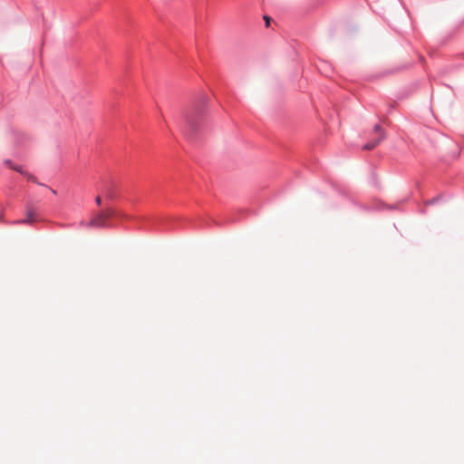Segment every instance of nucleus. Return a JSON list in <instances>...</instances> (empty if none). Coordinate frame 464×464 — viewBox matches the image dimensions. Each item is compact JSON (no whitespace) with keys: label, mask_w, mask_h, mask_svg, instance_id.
<instances>
[{"label":"nucleus","mask_w":464,"mask_h":464,"mask_svg":"<svg viewBox=\"0 0 464 464\" xmlns=\"http://www.w3.org/2000/svg\"><path fill=\"white\" fill-rule=\"evenodd\" d=\"M113 216L112 209L107 208L96 215L88 224L89 227H106V220Z\"/></svg>","instance_id":"nucleus-1"},{"label":"nucleus","mask_w":464,"mask_h":464,"mask_svg":"<svg viewBox=\"0 0 464 464\" xmlns=\"http://www.w3.org/2000/svg\"><path fill=\"white\" fill-rule=\"evenodd\" d=\"M373 130H374V132L377 134V138L367 142L363 146V150H373L384 139L385 133L379 124H376L374 126Z\"/></svg>","instance_id":"nucleus-2"},{"label":"nucleus","mask_w":464,"mask_h":464,"mask_svg":"<svg viewBox=\"0 0 464 464\" xmlns=\"http://www.w3.org/2000/svg\"><path fill=\"white\" fill-rule=\"evenodd\" d=\"M34 212L31 209L27 212V218L24 220H18L16 223L24 224V223H33L34 221Z\"/></svg>","instance_id":"nucleus-3"},{"label":"nucleus","mask_w":464,"mask_h":464,"mask_svg":"<svg viewBox=\"0 0 464 464\" xmlns=\"http://www.w3.org/2000/svg\"><path fill=\"white\" fill-rule=\"evenodd\" d=\"M5 165L21 174H24V169H22V167L14 165L10 160H5Z\"/></svg>","instance_id":"nucleus-4"},{"label":"nucleus","mask_w":464,"mask_h":464,"mask_svg":"<svg viewBox=\"0 0 464 464\" xmlns=\"http://www.w3.org/2000/svg\"><path fill=\"white\" fill-rule=\"evenodd\" d=\"M23 175L25 176L28 179V180H30L32 182H35V183L37 182L36 178L34 176L29 174L28 172L24 171Z\"/></svg>","instance_id":"nucleus-5"},{"label":"nucleus","mask_w":464,"mask_h":464,"mask_svg":"<svg viewBox=\"0 0 464 464\" xmlns=\"http://www.w3.org/2000/svg\"><path fill=\"white\" fill-rule=\"evenodd\" d=\"M264 19H265V21H266V26H268V25H269V23H270V17H268V16H266H266H264Z\"/></svg>","instance_id":"nucleus-6"},{"label":"nucleus","mask_w":464,"mask_h":464,"mask_svg":"<svg viewBox=\"0 0 464 464\" xmlns=\"http://www.w3.org/2000/svg\"><path fill=\"white\" fill-rule=\"evenodd\" d=\"M95 201H96V203H97L98 205H100V204H101V202H102L101 197H100V196H97V197H96V198H95Z\"/></svg>","instance_id":"nucleus-7"}]
</instances>
